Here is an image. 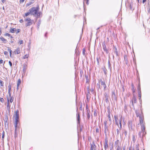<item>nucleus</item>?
<instances>
[{
  "mask_svg": "<svg viewBox=\"0 0 150 150\" xmlns=\"http://www.w3.org/2000/svg\"><path fill=\"white\" fill-rule=\"evenodd\" d=\"M33 21L31 20L30 21H28V23L25 24V26L26 27L27 26H29L32 25L33 24Z\"/></svg>",
  "mask_w": 150,
  "mask_h": 150,
  "instance_id": "nucleus-6",
  "label": "nucleus"
},
{
  "mask_svg": "<svg viewBox=\"0 0 150 150\" xmlns=\"http://www.w3.org/2000/svg\"><path fill=\"white\" fill-rule=\"evenodd\" d=\"M97 85L98 86V88H100V84H99L98 83H97Z\"/></svg>",
  "mask_w": 150,
  "mask_h": 150,
  "instance_id": "nucleus-53",
  "label": "nucleus"
},
{
  "mask_svg": "<svg viewBox=\"0 0 150 150\" xmlns=\"http://www.w3.org/2000/svg\"><path fill=\"white\" fill-rule=\"evenodd\" d=\"M103 71H104L105 74L106 75L107 73V70L106 69V68L105 67H104V68H103Z\"/></svg>",
  "mask_w": 150,
  "mask_h": 150,
  "instance_id": "nucleus-19",
  "label": "nucleus"
},
{
  "mask_svg": "<svg viewBox=\"0 0 150 150\" xmlns=\"http://www.w3.org/2000/svg\"><path fill=\"white\" fill-rule=\"evenodd\" d=\"M103 49L104 51L106 52L107 53H108V51L106 48V46L105 45H103Z\"/></svg>",
  "mask_w": 150,
  "mask_h": 150,
  "instance_id": "nucleus-14",
  "label": "nucleus"
},
{
  "mask_svg": "<svg viewBox=\"0 0 150 150\" xmlns=\"http://www.w3.org/2000/svg\"><path fill=\"white\" fill-rule=\"evenodd\" d=\"M108 126L107 125H105L104 132H105V133H106L107 132H108Z\"/></svg>",
  "mask_w": 150,
  "mask_h": 150,
  "instance_id": "nucleus-13",
  "label": "nucleus"
},
{
  "mask_svg": "<svg viewBox=\"0 0 150 150\" xmlns=\"http://www.w3.org/2000/svg\"><path fill=\"white\" fill-rule=\"evenodd\" d=\"M26 68V65L25 64H24L23 65V70L24 71H25Z\"/></svg>",
  "mask_w": 150,
  "mask_h": 150,
  "instance_id": "nucleus-23",
  "label": "nucleus"
},
{
  "mask_svg": "<svg viewBox=\"0 0 150 150\" xmlns=\"http://www.w3.org/2000/svg\"><path fill=\"white\" fill-rule=\"evenodd\" d=\"M19 43L20 45L22 44L23 43V41L22 40H20L19 41Z\"/></svg>",
  "mask_w": 150,
  "mask_h": 150,
  "instance_id": "nucleus-45",
  "label": "nucleus"
},
{
  "mask_svg": "<svg viewBox=\"0 0 150 150\" xmlns=\"http://www.w3.org/2000/svg\"><path fill=\"white\" fill-rule=\"evenodd\" d=\"M29 57V55L28 54H26L23 57V58L24 59H25V58H28Z\"/></svg>",
  "mask_w": 150,
  "mask_h": 150,
  "instance_id": "nucleus-28",
  "label": "nucleus"
},
{
  "mask_svg": "<svg viewBox=\"0 0 150 150\" xmlns=\"http://www.w3.org/2000/svg\"><path fill=\"white\" fill-rule=\"evenodd\" d=\"M114 51L115 52L116 54L117 55L118 53L116 48H115V50H114Z\"/></svg>",
  "mask_w": 150,
  "mask_h": 150,
  "instance_id": "nucleus-39",
  "label": "nucleus"
},
{
  "mask_svg": "<svg viewBox=\"0 0 150 150\" xmlns=\"http://www.w3.org/2000/svg\"><path fill=\"white\" fill-rule=\"evenodd\" d=\"M145 132V131L144 132H142L141 130V131L139 132L138 134V135L140 138H142L146 134V132Z\"/></svg>",
  "mask_w": 150,
  "mask_h": 150,
  "instance_id": "nucleus-4",
  "label": "nucleus"
},
{
  "mask_svg": "<svg viewBox=\"0 0 150 150\" xmlns=\"http://www.w3.org/2000/svg\"><path fill=\"white\" fill-rule=\"evenodd\" d=\"M8 92H11V86L10 84L8 86Z\"/></svg>",
  "mask_w": 150,
  "mask_h": 150,
  "instance_id": "nucleus-24",
  "label": "nucleus"
},
{
  "mask_svg": "<svg viewBox=\"0 0 150 150\" xmlns=\"http://www.w3.org/2000/svg\"><path fill=\"white\" fill-rule=\"evenodd\" d=\"M2 140H3L4 139L5 135V132L4 131L2 132Z\"/></svg>",
  "mask_w": 150,
  "mask_h": 150,
  "instance_id": "nucleus-31",
  "label": "nucleus"
},
{
  "mask_svg": "<svg viewBox=\"0 0 150 150\" xmlns=\"http://www.w3.org/2000/svg\"><path fill=\"white\" fill-rule=\"evenodd\" d=\"M5 35L6 36H10V34L9 33H6L5 34Z\"/></svg>",
  "mask_w": 150,
  "mask_h": 150,
  "instance_id": "nucleus-47",
  "label": "nucleus"
},
{
  "mask_svg": "<svg viewBox=\"0 0 150 150\" xmlns=\"http://www.w3.org/2000/svg\"><path fill=\"white\" fill-rule=\"evenodd\" d=\"M104 124H105V125H107V121L105 120L104 121Z\"/></svg>",
  "mask_w": 150,
  "mask_h": 150,
  "instance_id": "nucleus-50",
  "label": "nucleus"
},
{
  "mask_svg": "<svg viewBox=\"0 0 150 150\" xmlns=\"http://www.w3.org/2000/svg\"><path fill=\"white\" fill-rule=\"evenodd\" d=\"M21 83V80L20 79H19L18 80L17 83V90L18 89L19 86Z\"/></svg>",
  "mask_w": 150,
  "mask_h": 150,
  "instance_id": "nucleus-12",
  "label": "nucleus"
},
{
  "mask_svg": "<svg viewBox=\"0 0 150 150\" xmlns=\"http://www.w3.org/2000/svg\"><path fill=\"white\" fill-rule=\"evenodd\" d=\"M87 117L89 119L90 118V115L88 113V112L87 113Z\"/></svg>",
  "mask_w": 150,
  "mask_h": 150,
  "instance_id": "nucleus-51",
  "label": "nucleus"
},
{
  "mask_svg": "<svg viewBox=\"0 0 150 150\" xmlns=\"http://www.w3.org/2000/svg\"><path fill=\"white\" fill-rule=\"evenodd\" d=\"M108 66L109 68H110V63L109 61H108Z\"/></svg>",
  "mask_w": 150,
  "mask_h": 150,
  "instance_id": "nucleus-48",
  "label": "nucleus"
},
{
  "mask_svg": "<svg viewBox=\"0 0 150 150\" xmlns=\"http://www.w3.org/2000/svg\"><path fill=\"white\" fill-rule=\"evenodd\" d=\"M77 121H78L79 123V119H80V115L79 114H78V116H77Z\"/></svg>",
  "mask_w": 150,
  "mask_h": 150,
  "instance_id": "nucleus-26",
  "label": "nucleus"
},
{
  "mask_svg": "<svg viewBox=\"0 0 150 150\" xmlns=\"http://www.w3.org/2000/svg\"><path fill=\"white\" fill-rule=\"evenodd\" d=\"M16 30L15 28H11L10 30V32L12 33H14Z\"/></svg>",
  "mask_w": 150,
  "mask_h": 150,
  "instance_id": "nucleus-18",
  "label": "nucleus"
},
{
  "mask_svg": "<svg viewBox=\"0 0 150 150\" xmlns=\"http://www.w3.org/2000/svg\"><path fill=\"white\" fill-rule=\"evenodd\" d=\"M96 145L94 144L93 145L91 144V150H96Z\"/></svg>",
  "mask_w": 150,
  "mask_h": 150,
  "instance_id": "nucleus-9",
  "label": "nucleus"
},
{
  "mask_svg": "<svg viewBox=\"0 0 150 150\" xmlns=\"http://www.w3.org/2000/svg\"><path fill=\"white\" fill-rule=\"evenodd\" d=\"M1 33H2L1 30V28H0V35L1 34Z\"/></svg>",
  "mask_w": 150,
  "mask_h": 150,
  "instance_id": "nucleus-59",
  "label": "nucleus"
},
{
  "mask_svg": "<svg viewBox=\"0 0 150 150\" xmlns=\"http://www.w3.org/2000/svg\"><path fill=\"white\" fill-rule=\"evenodd\" d=\"M47 33H46L45 34V37H46V35H47Z\"/></svg>",
  "mask_w": 150,
  "mask_h": 150,
  "instance_id": "nucleus-63",
  "label": "nucleus"
},
{
  "mask_svg": "<svg viewBox=\"0 0 150 150\" xmlns=\"http://www.w3.org/2000/svg\"><path fill=\"white\" fill-rule=\"evenodd\" d=\"M96 132H97L99 131V129H96Z\"/></svg>",
  "mask_w": 150,
  "mask_h": 150,
  "instance_id": "nucleus-61",
  "label": "nucleus"
},
{
  "mask_svg": "<svg viewBox=\"0 0 150 150\" xmlns=\"http://www.w3.org/2000/svg\"><path fill=\"white\" fill-rule=\"evenodd\" d=\"M40 24H41V21L40 20H39V21L38 23V24L37 28H38V29L39 28V26H40Z\"/></svg>",
  "mask_w": 150,
  "mask_h": 150,
  "instance_id": "nucleus-25",
  "label": "nucleus"
},
{
  "mask_svg": "<svg viewBox=\"0 0 150 150\" xmlns=\"http://www.w3.org/2000/svg\"><path fill=\"white\" fill-rule=\"evenodd\" d=\"M20 29H17V32L16 33V34H17L18 33H19L20 32Z\"/></svg>",
  "mask_w": 150,
  "mask_h": 150,
  "instance_id": "nucleus-46",
  "label": "nucleus"
},
{
  "mask_svg": "<svg viewBox=\"0 0 150 150\" xmlns=\"http://www.w3.org/2000/svg\"><path fill=\"white\" fill-rule=\"evenodd\" d=\"M4 62V61L3 60L1 59L0 60V64L3 63Z\"/></svg>",
  "mask_w": 150,
  "mask_h": 150,
  "instance_id": "nucleus-54",
  "label": "nucleus"
},
{
  "mask_svg": "<svg viewBox=\"0 0 150 150\" xmlns=\"http://www.w3.org/2000/svg\"><path fill=\"white\" fill-rule=\"evenodd\" d=\"M5 1L6 0H2V1L3 3H4L5 2Z\"/></svg>",
  "mask_w": 150,
  "mask_h": 150,
  "instance_id": "nucleus-60",
  "label": "nucleus"
},
{
  "mask_svg": "<svg viewBox=\"0 0 150 150\" xmlns=\"http://www.w3.org/2000/svg\"><path fill=\"white\" fill-rule=\"evenodd\" d=\"M35 0H31V1L29 3H27L26 4L27 6H29L33 4Z\"/></svg>",
  "mask_w": 150,
  "mask_h": 150,
  "instance_id": "nucleus-8",
  "label": "nucleus"
},
{
  "mask_svg": "<svg viewBox=\"0 0 150 150\" xmlns=\"http://www.w3.org/2000/svg\"><path fill=\"white\" fill-rule=\"evenodd\" d=\"M120 129H117V130H116V131H117V135H118L119 134V132H120Z\"/></svg>",
  "mask_w": 150,
  "mask_h": 150,
  "instance_id": "nucleus-35",
  "label": "nucleus"
},
{
  "mask_svg": "<svg viewBox=\"0 0 150 150\" xmlns=\"http://www.w3.org/2000/svg\"><path fill=\"white\" fill-rule=\"evenodd\" d=\"M86 79L87 80L86 82H88V76H86Z\"/></svg>",
  "mask_w": 150,
  "mask_h": 150,
  "instance_id": "nucleus-57",
  "label": "nucleus"
},
{
  "mask_svg": "<svg viewBox=\"0 0 150 150\" xmlns=\"http://www.w3.org/2000/svg\"><path fill=\"white\" fill-rule=\"evenodd\" d=\"M116 150H121V147L119 146H117Z\"/></svg>",
  "mask_w": 150,
  "mask_h": 150,
  "instance_id": "nucleus-29",
  "label": "nucleus"
},
{
  "mask_svg": "<svg viewBox=\"0 0 150 150\" xmlns=\"http://www.w3.org/2000/svg\"><path fill=\"white\" fill-rule=\"evenodd\" d=\"M15 115L19 116V111L18 110H17L16 111H15Z\"/></svg>",
  "mask_w": 150,
  "mask_h": 150,
  "instance_id": "nucleus-21",
  "label": "nucleus"
},
{
  "mask_svg": "<svg viewBox=\"0 0 150 150\" xmlns=\"http://www.w3.org/2000/svg\"><path fill=\"white\" fill-rule=\"evenodd\" d=\"M39 9V8L38 7H34L31 8L29 10V11H30L31 14L36 16L37 18H39L40 16V12H38Z\"/></svg>",
  "mask_w": 150,
  "mask_h": 150,
  "instance_id": "nucleus-1",
  "label": "nucleus"
},
{
  "mask_svg": "<svg viewBox=\"0 0 150 150\" xmlns=\"http://www.w3.org/2000/svg\"><path fill=\"white\" fill-rule=\"evenodd\" d=\"M108 120H109V121H111V118H110V115H108Z\"/></svg>",
  "mask_w": 150,
  "mask_h": 150,
  "instance_id": "nucleus-43",
  "label": "nucleus"
},
{
  "mask_svg": "<svg viewBox=\"0 0 150 150\" xmlns=\"http://www.w3.org/2000/svg\"><path fill=\"white\" fill-rule=\"evenodd\" d=\"M0 85H1V86H3L4 85V82L3 81H1V80H0Z\"/></svg>",
  "mask_w": 150,
  "mask_h": 150,
  "instance_id": "nucleus-34",
  "label": "nucleus"
},
{
  "mask_svg": "<svg viewBox=\"0 0 150 150\" xmlns=\"http://www.w3.org/2000/svg\"><path fill=\"white\" fill-rule=\"evenodd\" d=\"M8 49V51L9 52H11L12 51L11 49L9 47H7Z\"/></svg>",
  "mask_w": 150,
  "mask_h": 150,
  "instance_id": "nucleus-38",
  "label": "nucleus"
},
{
  "mask_svg": "<svg viewBox=\"0 0 150 150\" xmlns=\"http://www.w3.org/2000/svg\"><path fill=\"white\" fill-rule=\"evenodd\" d=\"M8 54V52H6V51H5L4 52V54L5 55H7Z\"/></svg>",
  "mask_w": 150,
  "mask_h": 150,
  "instance_id": "nucleus-52",
  "label": "nucleus"
},
{
  "mask_svg": "<svg viewBox=\"0 0 150 150\" xmlns=\"http://www.w3.org/2000/svg\"><path fill=\"white\" fill-rule=\"evenodd\" d=\"M19 21L21 23H22L23 22V21L22 19H21Z\"/></svg>",
  "mask_w": 150,
  "mask_h": 150,
  "instance_id": "nucleus-55",
  "label": "nucleus"
},
{
  "mask_svg": "<svg viewBox=\"0 0 150 150\" xmlns=\"http://www.w3.org/2000/svg\"><path fill=\"white\" fill-rule=\"evenodd\" d=\"M140 123L141 125V129L142 132H144L145 129V125L142 118L140 117Z\"/></svg>",
  "mask_w": 150,
  "mask_h": 150,
  "instance_id": "nucleus-2",
  "label": "nucleus"
},
{
  "mask_svg": "<svg viewBox=\"0 0 150 150\" xmlns=\"http://www.w3.org/2000/svg\"><path fill=\"white\" fill-rule=\"evenodd\" d=\"M123 150H125V147L123 148Z\"/></svg>",
  "mask_w": 150,
  "mask_h": 150,
  "instance_id": "nucleus-64",
  "label": "nucleus"
},
{
  "mask_svg": "<svg viewBox=\"0 0 150 150\" xmlns=\"http://www.w3.org/2000/svg\"><path fill=\"white\" fill-rule=\"evenodd\" d=\"M15 120H19V116L16 115L14 118Z\"/></svg>",
  "mask_w": 150,
  "mask_h": 150,
  "instance_id": "nucleus-33",
  "label": "nucleus"
},
{
  "mask_svg": "<svg viewBox=\"0 0 150 150\" xmlns=\"http://www.w3.org/2000/svg\"><path fill=\"white\" fill-rule=\"evenodd\" d=\"M83 54L84 55L86 54L85 51L84 49L83 50Z\"/></svg>",
  "mask_w": 150,
  "mask_h": 150,
  "instance_id": "nucleus-40",
  "label": "nucleus"
},
{
  "mask_svg": "<svg viewBox=\"0 0 150 150\" xmlns=\"http://www.w3.org/2000/svg\"><path fill=\"white\" fill-rule=\"evenodd\" d=\"M84 1H85L86 4H88V2L89 1V0H84Z\"/></svg>",
  "mask_w": 150,
  "mask_h": 150,
  "instance_id": "nucleus-42",
  "label": "nucleus"
},
{
  "mask_svg": "<svg viewBox=\"0 0 150 150\" xmlns=\"http://www.w3.org/2000/svg\"><path fill=\"white\" fill-rule=\"evenodd\" d=\"M0 39L3 42H4L6 41V40L3 37H1Z\"/></svg>",
  "mask_w": 150,
  "mask_h": 150,
  "instance_id": "nucleus-22",
  "label": "nucleus"
},
{
  "mask_svg": "<svg viewBox=\"0 0 150 150\" xmlns=\"http://www.w3.org/2000/svg\"><path fill=\"white\" fill-rule=\"evenodd\" d=\"M8 63L9 64L10 66L11 67L12 66V62L10 61H9L8 62Z\"/></svg>",
  "mask_w": 150,
  "mask_h": 150,
  "instance_id": "nucleus-41",
  "label": "nucleus"
},
{
  "mask_svg": "<svg viewBox=\"0 0 150 150\" xmlns=\"http://www.w3.org/2000/svg\"><path fill=\"white\" fill-rule=\"evenodd\" d=\"M112 98L113 99H114L115 100L116 99V97L115 95V92L114 91L112 92Z\"/></svg>",
  "mask_w": 150,
  "mask_h": 150,
  "instance_id": "nucleus-10",
  "label": "nucleus"
},
{
  "mask_svg": "<svg viewBox=\"0 0 150 150\" xmlns=\"http://www.w3.org/2000/svg\"><path fill=\"white\" fill-rule=\"evenodd\" d=\"M136 150H139V144L136 145Z\"/></svg>",
  "mask_w": 150,
  "mask_h": 150,
  "instance_id": "nucleus-30",
  "label": "nucleus"
},
{
  "mask_svg": "<svg viewBox=\"0 0 150 150\" xmlns=\"http://www.w3.org/2000/svg\"><path fill=\"white\" fill-rule=\"evenodd\" d=\"M10 54V57H11V52H9Z\"/></svg>",
  "mask_w": 150,
  "mask_h": 150,
  "instance_id": "nucleus-62",
  "label": "nucleus"
},
{
  "mask_svg": "<svg viewBox=\"0 0 150 150\" xmlns=\"http://www.w3.org/2000/svg\"><path fill=\"white\" fill-rule=\"evenodd\" d=\"M8 93L9 94V96L8 97H12L11 96V92H8Z\"/></svg>",
  "mask_w": 150,
  "mask_h": 150,
  "instance_id": "nucleus-44",
  "label": "nucleus"
},
{
  "mask_svg": "<svg viewBox=\"0 0 150 150\" xmlns=\"http://www.w3.org/2000/svg\"><path fill=\"white\" fill-rule=\"evenodd\" d=\"M146 1V0H143V3H144Z\"/></svg>",
  "mask_w": 150,
  "mask_h": 150,
  "instance_id": "nucleus-58",
  "label": "nucleus"
},
{
  "mask_svg": "<svg viewBox=\"0 0 150 150\" xmlns=\"http://www.w3.org/2000/svg\"><path fill=\"white\" fill-rule=\"evenodd\" d=\"M137 101L136 98L135 96H134L133 99L132 100V104L133 106V103H136Z\"/></svg>",
  "mask_w": 150,
  "mask_h": 150,
  "instance_id": "nucleus-11",
  "label": "nucleus"
},
{
  "mask_svg": "<svg viewBox=\"0 0 150 150\" xmlns=\"http://www.w3.org/2000/svg\"><path fill=\"white\" fill-rule=\"evenodd\" d=\"M31 20L30 19V18H28L26 19H25V21H31Z\"/></svg>",
  "mask_w": 150,
  "mask_h": 150,
  "instance_id": "nucleus-36",
  "label": "nucleus"
},
{
  "mask_svg": "<svg viewBox=\"0 0 150 150\" xmlns=\"http://www.w3.org/2000/svg\"><path fill=\"white\" fill-rule=\"evenodd\" d=\"M105 101L106 102L108 103V95L107 94V93H105Z\"/></svg>",
  "mask_w": 150,
  "mask_h": 150,
  "instance_id": "nucleus-15",
  "label": "nucleus"
},
{
  "mask_svg": "<svg viewBox=\"0 0 150 150\" xmlns=\"http://www.w3.org/2000/svg\"><path fill=\"white\" fill-rule=\"evenodd\" d=\"M119 124H120V127H119L120 128V129H121L122 127V124H121V120H120V122H119Z\"/></svg>",
  "mask_w": 150,
  "mask_h": 150,
  "instance_id": "nucleus-27",
  "label": "nucleus"
},
{
  "mask_svg": "<svg viewBox=\"0 0 150 150\" xmlns=\"http://www.w3.org/2000/svg\"><path fill=\"white\" fill-rule=\"evenodd\" d=\"M0 101L2 103H3L4 102V99L1 98H0Z\"/></svg>",
  "mask_w": 150,
  "mask_h": 150,
  "instance_id": "nucleus-37",
  "label": "nucleus"
},
{
  "mask_svg": "<svg viewBox=\"0 0 150 150\" xmlns=\"http://www.w3.org/2000/svg\"><path fill=\"white\" fill-rule=\"evenodd\" d=\"M25 0H20V2L21 3H23L24 1Z\"/></svg>",
  "mask_w": 150,
  "mask_h": 150,
  "instance_id": "nucleus-56",
  "label": "nucleus"
},
{
  "mask_svg": "<svg viewBox=\"0 0 150 150\" xmlns=\"http://www.w3.org/2000/svg\"><path fill=\"white\" fill-rule=\"evenodd\" d=\"M105 149H106L108 147V144H107L108 141L107 140H105Z\"/></svg>",
  "mask_w": 150,
  "mask_h": 150,
  "instance_id": "nucleus-17",
  "label": "nucleus"
},
{
  "mask_svg": "<svg viewBox=\"0 0 150 150\" xmlns=\"http://www.w3.org/2000/svg\"><path fill=\"white\" fill-rule=\"evenodd\" d=\"M115 122L116 124L118 126V122L117 121V120L116 119H115Z\"/></svg>",
  "mask_w": 150,
  "mask_h": 150,
  "instance_id": "nucleus-49",
  "label": "nucleus"
},
{
  "mask_svg": "<svg viewBox=\"0 0 150 150\" xmlns=\"http://www.w3.org/2000/svg\"><path fill=\"white\" fill-rule=\"evenodd\" d=\"M7 99L8 102H9V101H10L11 103H12L13 100L14 98L13 96L7 97Z\"/></svg>",
  "mask_w": 150,
  "mask_h": 150,
  "instance_id": "nucleus-5",
  "label": "nucleus"
},
{
  "mask_svg": "<svg viewBox=\"0 0 150 150\" xmlns=\"http://www.w3.org/2000/svg\"><path fill=\"white\" fill-rule=\"evenodd\" d=\"M30 14H31L30 12L29 11L28 12L26 13H25V16H27Z\"/></svg>",
  "mask_w": 150,
  "mask_h": 150,
  "instance_id": "nucleus-32",
  "label": "nucleus"
},
{
  "mask_svg": "<svg viewBox=\"0 0 150 150\" xmlns=\"http://www.w3.org/2000/svg\"><path fill=\"white\" fill-rule=\"evenodd\" d=\"M10 106L9 105V102H8L7 103V109L8 110H10Z\"/></svg>",
  "mask_w": 150,
  "mask_h": 150,
  "instance_id": "nucleus-20",
  "label": "nucleus"
},
{
  "mask_svg": "<svg viewBox=\"0 0 150 150\" xmlns=\"http://www.w3.org/2000/svg\"><path fill=\"white\" fill-rule=\"evenodd\" d=\"M15 52H16V54H18L20 53V49L19 48H18L16 50Z\"/></svg>",
  "mask_w": 150,
  "mask_h": 150,
  "instance_id": "nucleus-16",
  "label": "nucleus"
},
{
  "mask_svg": "<svg viewBox=\"0 0 150 150\" xmlns=\"http://www.w3.org/2000/svg\"><path fill=\"white\" fill-rule=\"evenodd\" d=\"M15 122L14 123V125L15 127V137L17 135V133L16 132V130L17 129V125L19 122V120H15Z\"/></svg>",
  "mask_w": 150,
  "mask_h": 150,
  "instance_id": "nucleus-3",
  "label": "nucleus"
},
{
  "mask_svg": "<svg viewBox=\"0 0 150 150\" xmlns=\"http://www.w3.org/2000/svg\"><path fill=\"white\" fill-rule=\"evenodd\" d=\"M101 82V84L102 86H103V88H104V89H105V88H106V85L104 82H103L102 81H100Z\"/></svg>",
  "mask_w": 150,
  "mask_h": 150,
  "instance_id": "nucleus-7",
  "label": "nucleus"
}]
</instances>
